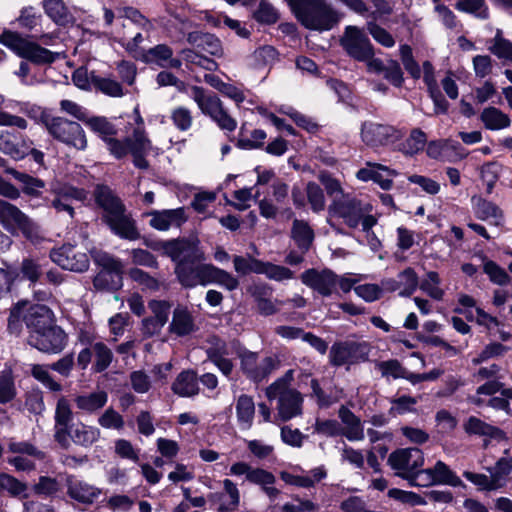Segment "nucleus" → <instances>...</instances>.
Instances as JSON below:
<instances>
[{
    "instance_id": "nucleus-1",
    "label": "nucleus",
    "mask_w": 512,
    "mask_h": 512,
    "mask_svg": "<svg viewBox=\"0 0 512 512\" xmlns=\"http://www.w3.org/2000/svg\"><path fill=\"white\" fill-rule=\"evenodd\" d=\"M94 197L96 203L104 210V221L116 235L128 240L140 238L135 221L126 213L125 206L108 186L97 185Z\"/></svg>"
},
{
    "instance_id": "nucleus-2",
    "label": "nucleus",
    "mask_w": 512,
    "mask_h": 512,
    "mask_svg": "<svg viewBox=\"0 0 512 512\" xmlns=\"http://www.w3.org/2000/svg\"><path fill=\"white\" fill-rule=\"evenodd\" d=\"M94 197L96 203L104 210V221L116 235L128 240L140 238L135 221L126 213L125 206L108 186L97 185Z\"/></svg>"
},
{
    "instance_id": "nucleus-3",
    "label": "nucleus",
    "mask_w": 512,
    "mask_h": 512,
    "mask_svg": "<svg viewBox=\"0 0 512 512\" xmlns=\"http://www.w3.org/2000/svg\"><path fill=\"white\" fill-rule=\"evenodd\" d=\"M175 273L179 282L186 288H193L197 285L216 284L228 291H234L240 285L237 277L226 270L208 263L197 262L187 264L182 262L176 265Z\"/></svg>"
},
{
    "instance_id": "nucleus-4",
    "label": "nucleus",
    "mask_w": 512,
    "mask_h": 512,
    "mask_svg": "<svg viewBox=\"0 0 512 512\" xmlns=\"http://www.w3.org/2000/svg\"><path fill=\"white\" fill-rule=\"evenodd\" d=\"M297 19L308 29L325 31L341 16L326 0H286Z\"/></svg>"
},
{
    "instance_id": "nucleus-5",
    "label": "nucleus",
    "mask_w": 512,
    "mask_h": 512,
    "mask_svg": "<svg viewBox=\"0 0 512 512\" xmlns=\"http://www.w3.org/2000/svg\"><path fill=\"white\" fill-rule=\"evenodd\" d=\"M372 207L363 203L360 199L347 194L345 197L336 198L328 206V223L334 227L333 218L343 220L349 228H357L360 224L365 232L376 224V218L371 215Z\"/></svg>"
},
{
    "instance_id": "nucleus-6",
    "label": "nucleus",
    "mask_w": 512,
    "mask_h": 512,
    "mask_svg": "<svg viewBox=\"0 0 512 512\" xmlns=\"http://www.w3.org/2000/svg\"><path fill=\"white\" fill-rule=\"evenodd\" d=\"M293 379V370H288L285 375L266 388L268 399H278V416L282 421H288L302 413V396L290 387Z\"/></svg>"
},
{
    "instance_id": "nucleus-7",
    "label": "nucleus",
    "mask_w": 512,
    "mask_h": 512,
    "mask_svg": "<svg viewBox=\"0 0 512 512\" xmlns=\"http://www.w3.org/2000/svg\"><path fill=\"white\" fill-rule=\"evenodd\" d=\"M0 225L10 234L21 233L27 240L38 244L44 240L40 226L17 206L0 199Z\"/></svg>"
},
{
    "instance_id": "nucleus-8",
    "label": "nucleus",
    "mask_w": 512,
    "mask_h": 512,
    "mask_svg": "<svg viewBox=\"0 0 512 512\" xmlns=\"http://www.w3.org/2000/svg\"><path fill=\"white\" fill-rule=\"evenodd\" d=\"M146 245L154 251L168 256L172 261L180 264L202 262L205 260V254L200 248V242L197 238H178L173 240L146 241Z\"/></svg>"
},
{
    "instance_id": "nucleus-9",
    "label": "nucleus",
    "mask_w": 512,
    "mask_h": 512,
    "mask_svg": "<svg viewBox=\"0 0 512 512\" xmlns=\"http://www.w3.org/2000/svg\"><path fill=\"white\" fill-rule=\"evenodd\" d=\"M42 122L55 140L79 151L87 148L86 133L78 122L47 114L42 115Z\"/></svg>"
},
{
    "instance_id": "nucleus-10",
    "label": "nucleus",
    "mask_w": 512,
    "mask_h": 512,
    "mask_svg": "<svg viewBox=\"0 0 512 512\" xmlns=\"http://www.w3.org/2000/svg\"><path fill=\"white\" fill-rule=\"evenodd\" d=\"M190 97L197 104L200 111L210 117L220 129L228 132L236 129L237 121L229 115L216 94L208 92L202 87L192 86Z\"/></svg>"
},
{
    "instance_id": "nucleus-11",
    "label": "nucleus",
    "mask_w": 512,
    "mask_h": 512,
    "mask_svg": "<svg viewBox=\"0 0 512 512\" xmlns=\"http://www.w3.org/2000/svg\"><path fill=\"white\" fill-rule=\"evenodd\" d=\"M0 43L35 64H50L55 61L57 55L37 43L23 38L17 32L9 30L0 35Z\"/></svg>"
},
{
    "instance_id": "nucleus-12",
    "label": "nucleus",
    "mask_w": 512,
    "mask_h": 512,
    "mask_svg": "<svg viewBox=\"0 0 512 512\" xmlns=\"http://www.w3.org/2000/svg\"><path fill=\"white\" fill-rule=\"evenodd\" d=\"M345 52L357 61L366 60L374 55L373 46L365 32L356 26H347L340 39Z\"/></svg>"
},
{
    "instance_id": "nucleus-13",
    "label": "nucleus",
    "mask_w": 512,
    "mask_h": 512,
    "mask_svg": "<svg viewBox=\"0 0 512 512\" xmlns=\"http://www.w3.org/2000/svg\"><path fill=\"white\" fill-rule=\"evenodd\" d=\"M28 343L45 353H59L66 346V334L60 327L51 323L44 329L31 332Z\"/></svg>"
},
{
    "instance_id": "nucleus-14",
    "label": "nucleus",
    "mask_w": 512,
    "mask_h": 512,
    "mask_svg": "<svg viewBox=\"0 0 512 512\" xmlns=\"http://www.w3.org/2000/svg\"><path fill=\"white\" fill-rule=\"evenodd\" d=\"M369 352L370 346L365 342L336 343L330 349L329 358L332 365L341 366L366 361Z\"/></svg>"
},
{
    "instance_id": "nucleus-15",
    "label": "nucleus",
    "mask_w": 512,
    "mask_h": 512,
    "mask_svg": "<svg viewBox=\"0 0 512 512\" xmlns=\"http://www.w3.org/2000/svg\"><path fill=\"white\" fill-rule=\"evenodd\" d=\"M388 463L396 475L407 479L416 469L424 464L423 452L418 448H402L389 455Z\"/></svg>"
},
{
    "instance_id": "nucleus-16",
    "label": "nucleus",
    "mask_w": 512,
    "mask_h": 512,
    "mask_svg": "<svg viewBox=\"0 0 512 512\" xmlns=\"http://www.w3.org/2000/svg\"><path fill=\"white\" fill-rule=\"evenodd\" d=\"M50 257L58 266L69 271L84 272L89 267L87 254L70 244L52 250Z\"/></svg>"
},
{
    "instance_id": "nucleus-17",
    "label": "nucleus",
    "mask_w": 512,
    "mask_h": 512,
    "mask_svg": "<svg viewBox=\"0 0 512 512\" xmlns=\"http://www.w3.org/2000/svg\"><path fill=\"white\" fill-rule=\"evenodd\" d=\"M300 278L303 284L325 297L332 295L338 281V276L329 269L317 270L311 268L304 271Z\"/></svg>"
},
{
    "instance_id": "nucleus-18",
    "label": "nucleus",
    "mask_w": 512,
    "mask_h": 512,
    "mask_svg": "<svg viewBox=\"0 0 512 512\" xmlns=\"http://www.w3.org/2000/svg\"><path fill=\"white\" fill-rule=\"evenodd\" d=\"M149 217V225L158 231H167L170 228L181 227L188 219L185 209L179 207L176 209L151 210L144 214Z\"/></svg>"
},
{
    "instance_id": "nucleus-19",
    "label": "nucleus",
    "mask_w": 512,
    "mask_h": 512,
    "mask_svg": "<svg viewBox=\"0 0 512 512\" xmlns=\"http://www.w3.org/2000/svg\"><path fill=\"white\" fill-rule=\"evenodd\" d=\"M362 140L371 147H378L393 143L399 138L395 128L375 122H365L361 129Z\"/></svg>"
},
{
    "instance_id": "nucleus-20",
    "label": "nucleus",
    "mask_w": 512,
    "mask_h": 512,
    "mask_svg": "<svg viewBox=\"0 0 512 512\" xmlns=\"http://www.w3.org/2000/svg\"><path fill=\"white\" fill-rule=\"evenodd\" d=\"M129 153L133 156V163L140 169H147L149 164L145 156L152 150V143L144 127H136L132 135L126 137Z\"/></svg>"
},
{
    "instance_id": "nucleus-21",
    "label": "nucleus",
    "mask_w": 512,
    "mask_h": 512,
    "mask_svg": "<svg viewBox=\"0 0 512 512\" xmlns=\"http://www.w3.org/2000/svg\"><path fill=\"white\" fill-rule=\"evenodd\" d=\"M23 305V321L29 329V334L35 330L44 329L52 323L51 310L42 304H29L28 302H19Z\"/></svg>"
},
{
    "instance_id": "nucleus-22",
    "label": "nucleus",
    "mask_w": 512,
    "mask_h": 512,
    "mask_svg": "<svg viewBox=\"0 0 512 512\" xmlns=\"http://www.w3.org/2000/svg\"><path fill=\"white\" fill-rule=\"evenodd\" d=\"M67 495L78 503L91 505L101 495L100 488L70 476L66 481Z\"/></svg>"
},
{
    "instance_id": "nucleus-23",
    "label": "nucleus",
    "mask_w": 512,
    "mask_h": 512,
    "mask_svg": "<svg viewBox=\"0 0 512 512\" xmlns=\"http://www.w3.org/2000/svg\"><path fill=\"white\" fill-rule=\"evenodd\" d=\"M141 60L145 63H153L160 67L180 68L182 62L173 57V50L166 44H158L141 53Z\"/></svg>"
},
{
    "instance_id": "nucleus-24",
    "label": "nucleus",
    "mask_w": 512,
    "mask_h": 512,
    "mask_svg": "<svg viewBox=\"0 0 512 512\" xmlns=\"http://www.w3.org/2000/svg\"><path fill=\"white\" fill-rule=\"evenodd\" d=\"M463 430L468 435L486 437L497 441L507 440L506 433L503 430L476 416H470L465 420L463 423Z\"/></svg>"
},
{
    "instance_id": "nucleus-25",
    "label": "nucleus",
    "mask_w": 512,
    "mask_h": 512,
    "mask_svg": "<svg viewBox=\"0 0 512 512\" xmlns=\"http://www.w3.org/2000/svg\"><path fill=\"white\" fill-rule=\"evenodd\" d=\"M196 329L194 317L187 307L178 305L172 315L169 331L177 336H186Z\"/></svg>"
},
{
    "instance_id": "nucleus-26",
    "label": "nucleus",
    "mask_w": 512,
    "mask_h": 512,
    "mask_svg": "<svg viewBox=\"0 0 512 512\" xmlns=\"http://www.w3.org/2000/svg\"><path fill=\"white\" fill-rule=\"evenodd\" d=\"M343 424L342 435L349 441H361L364 439V428L359 417L345 406H341L338 412Z\"/></svg>"
},
{
    "instance_id": "nucleus-27",
    "label": "nucleus",
    "mask_w": 512,
    "mask_h": 512,
    "mask_svg": "<svg viewBox=\"0 0 512 512\" xmlns=\"http://www.w3.org/2000/svg\"><path fill=\"white\" fill-rule=\"evenodd\" d=\"M108 401V394L104 390H98L91 393H84L75 396L76 407L85 413H95L103 408Z\"/></svg>"
},
{
    "instance_id": "nucleus-28",
    "label": "nucleus",
    "mask_w": 512,
    "mask_h": 512,
    "mask_svg": "<svg viewBox=\"0 0 512 512\" xmlns=\"http://www.w3.org/2000/svg\"><path fill=\"white\" fill-rule=\"evenodd\" d=\"M172 390L181 397L197 395L199 392L197 374L193 370L182 371L172 384Z\"/></svg>"
},
{
    "instance_id": "nucleus-29",
    "label": "nucleus",
    "mask_w": 512,
    "mask_h": 512,
    "mask_svg": "<svg viewBox=\"0 0 512 512\" xmlns=\"http://www.w3.org/2000/svg\"><path fill=\"white\" fill-rule=\"evenodd\" d=\"M251 294L257 302V309L260 314L269 316L278 312L276 304L283 305V301L273 302L270 300L271 289L265 285H256L252 288Z\"/></svg>"
},
{
    "instance_id": "nucleus-30",
    "label": "nucleus",
    "mask_w": 512,
    "mask_h": 512,
    "mask_svg": "<svg viewBox=\"0 0 512 512\" xmlns=\"http://www.w3.org/2000/svg\"><path fill=\"white\" fill-rule=\"evenodd\" d=\"M8 173L21 184L22 192L29 197H39L42 190L45 188V182L43 180L27 173L19 172L15 169H9Z\"/></svg>"
},
{
    "instance_id": "nucleus-31",
    "label": "nucleus",
    "mask_w": 512,
    "mask_h": 512,
    "mask_svg": "<svg viewBox=\"0 0 512 512\" xmlns=\"http://www.w3.org/2000/svg\"><path fill=\"white\" fill-rule=\"evenodd\" d=\"M277 59V51L270 45H264L256 49L247 58V65L252 69H263L272 65Z\"/></svg>"
},
{
    "instance_id": "nucleus-32",
    "label": "nucleus",
    "mask_w": 512,
    "mask_h": 512,
    "mask_svg": "<svg viewBox=\"0 0 512 512\" xmlns=\"http://www.w3.org/2000/svg\"><path fill=\"white\" fill-rule=\"evenodd\" d=\"M100 437V430L94 426L79 423L71 427V440L82 447L92 446Z\"/></svg>"
},
{
    "instance_id": "nucleus-33",
    "label": "nucleus",
    "mask_w": 512,
    "mask_h": 512,
    "mask_svg": "<svg viewBox=\"0 0 512 512\" xmlns=\"http://www.w3.org/2000/svg\"><path fill=\"white\" fill-rule=\"evenodd\" d=\"M291 235L297 246L303 252H306L310 248L314 240V231L308 222L304 220L295 219L293 221Z\"/></svg>"
},
{
    "instance_id": "nucleus-34",
    "label": "nucleus",
    "mask_w": 512,
    "mask_h": 512,
    "mask_svg": "<svg viewBox=\"0 0 512 512\" xmlns=\"http://www.w3.org/2000/svg\"><path fill=\"white\" fill-rule=\"evenodd\" d=\"M93 285L101 291L119 289L122 286V270H100L94 277Z\"/></svg>"
},
{
    "instance_id": "nucleus-35",
    "label": "nucleus",
    "mask_w": 512,
    "mask_h": 512,
    "mask_svg": "<svg viewBox=\"0 0 512 512\" xmlns=\"http://www.w3.org/2000/svg\"><path fill=\"white\" fill-rule=\"evenodd\" d=\"M46 15L56 24L65 25L71 20V15L62 0H42Z\"/></svg>"
},
{
    "instance_id": "nucleus-36",
    "label": "nucleus",
    "mask_w": 512,
    "mask_h": 512,
    "mask_svg": "<svg viewBox=\"0 0 512 512\" xmlns=\"http://www.w3.org/2000/svg\"><path fill=\"white\" fill-rule=\"evenodd\" d=\"M481 120L489 130H501L510 126L509 116L495 107H488L481 113Z\"/></svg>"
},
{
    "instance_id": "nucleus-37",
    "label": "nucleus",
    "mask_w": 512,
    "mask_h": 512,
    "mask_svg": "<svg viewBox=\"0 0 512 512\" xmlns=\"http://www.w3.org/2000/svg\"><path fill=\"white\" fill-rule=\"evenodd\" d=\"M255 414V404L252 397L241 395L236 402V415L238 422L244 429L252 426Z\"/></svg>"
},
{
    "instance_id": "nucleus-38",
    "label": "nucleus",
    "mask_w": 512,
    "mask_h": 512,
    "mask_svg": "<svg viewBox=\"0 0 512 512\" xmlns=\"http://www.w3.org/2000/svg\"><path fill=\"white\" fill-rule=\"evenodd\" d=\"M430 471L432 472L435 485L447 484L451 486H459L462 483L460 478L442 461H437L434 467L430 468Z\"/></svg>"
},
{
    "instance_id": "nucleus-39",
    "label": "nucleus",
    "mask_w": 512,
    "mask_h": 512,
    "mask_svg": "<svg viewBox=\"0 0 512 512\" xmlns=\"http://www.w3.org/2000/svg\"><path fill=\"white\" fill-rule=\"evenodd\" d=\"M92 349L93 357L95 358L93 369L95 372H103L110 366L113 359V353L103 342L92 343Z\"/></svg>"
},
{
    "instance_id": "nucleus-40",
    "label": "nucleus",
    "mask_w": 512,
    "mask_h": 512,
    "mask_svg": "<svg viewBox=\"0 0 512 512\" xmlns=\"http://www.w3.org/2000/svg\"><path fill=\"white\" fill-rule=\"evenodd\" d=\"M488 472L492 476L494 487H504L507 476L512 472V458H500L493 468H488Z\"/></svg>"
},
{
    "instance_id": "nucleus-41",
    "label": "nucleus",
    "mask_w": 512,
    "mask_h": 512,
    "mask_svg": "<svg viewBox=\"0 0 512 512\" xmlns=\"http://www.w3.org/2000/svg\"><path fill=\"white\" fill-rule=\"evenodd\" d=\"M397 279L399 281L400 292L399 295L402 297H408L412 295L417 287L419 286V279L414 269L408 267L401 271Z\"/></svg>"
},
{
    "instance_id": "nucleus-42",
    "label": "nucleus",
    "mask_w": 512,
    "mask_h": 512,
    "mask_svg": "<svg viewBox=\"0 0 512 512\" xmlns=\"http://www.w3.org/2000/svg\"><path fill=\"white\" fill-rule=\"evenodd\" d=\"M49 369L51 368L47 365L33 364L31 366V374L49 390L53 392H60L62 390V385L54 380Z\"/></svg>"
},
{
    "instance_id": "nucleus-43",
    "label": "nucleus",
    "mask_w": 512,
    "mask_h": 512,
    "mask_svg": "<svg viewBox=\"0 0 512 512\" xmlns=\"http://www.w3.org/2000/svg\"><path fill=\"white\" fill-rule=\"evenodd\" d=\"M7 491L13 497H27V484L6 473L0 474V492Z\"/></svg>"
},
{
    "instance_id": "nucleus-44",
    "label": "nucleus",
    "mask_w": 512,
    "mask_h": 512,
    "mask_svg": "<svg viewBox=\"0 0 512 512\" xmlns=\"http://www.w3.org/2000/svg\"><path fill=\"white\" fill-rule=\"evenodd\" d=\"M258 274H265L269 279L274 281H284L289 280L294 277L293 271L289 268L275 265L269 262H263L261 264V269H257Z\"/></svg>"
},
{
    "instance_id": "nucleus-45",
    "label": "nucleus",
    "mask_w": 512,
    "mask_h": 512,
    "mask_svg": "<svg viewBox=\"0 0 512 512\" xmlns=\"http://www.w3.org/2000/svg\"><path fill=\"white\" fill-rule=\"evenodd\" d=\"M307 201L313 212L319 213L326 207V199L322 188L314 183L309 182L306 186Z\"/></svg>"
},
{
    "instance_id": "nucleus-46",
    "label": "nucleus",
    "mask_w": 512,
    "mask_h": 512,
    "mask_svg": "<svg viewBox=\"0 0 512 512\" xmlns=\"http://www.w3.org/2000/svg\"><path fill=\"white\" fill-rule=\"evenodd\" d=\"M472 201L474 202V212L479 219L487 220L502 216V211L494 203L482 198H473Z\"/></svg>"
},
{
    "instance_id": "nucleus-47",
    "label": "nucleus",
    "mask_w": 512,
    "mask_h": 512,
    "mask_svg": "<svg viewBox=\"0 0 512 512\" xmlns=\"http://www.w3.org/2000/svg\"><path fill=\"white\" fill-rule=\"evenodd\" d=\"M455 7L459 11L471 13L480 19L489 17L485 0H461L456 3Z\"/></svg>"
},
{
    "instance_id": "nucleus-48",
    "label": "nucleus",
    "mask_w": 512,
    "mask_h": 512,
    "mask_svg": "<svg viewBox=\"0 0 512 512\" xmlns=\"http://www.w3.org/2000/svg\"><path fill=\"white\" fill-rule=\"evenodd\" d=\"M92 82L96 89L110 97H121L124 95L122 86L114 79L94 76Z\"/></svg>"
},
{
    "instance_id": "nucleus-49",
    "label": "nucleus",
    "mask_w": 512,
    "mask_h": 512,
    "mask_svg": "<svg viewBox=\"0 0 512 512\" xmlns=\"http://www.w3.org/2000/svg\"><path fill=\"white\" fill-rule=\"evenodd\" d=\"M180 53L183 60L188 64L201 67L207 71H214L217 68V63L214 60L200 55L192 49H183Z\"/></svg>"
},
{
    "instance_id": "nucleus-50",
    "label": "nucleus",
    "mask_w": 512,
    "mask_h": 512,
    "mask_svg": "<svg viewBox=\"0 0 512 512\" xmlns=\"http://www.w3.org/2000/svg\"><path fill=\"white\" fill-rule=\"evenodd\" d=\"M55 425L69 426L73 420V411L69 400L61 396L56 403L55 407V415H54Z\"/></svg>"
},
{
    "instance_id": "nucleus-51",
    "label": "nucleus",
    "mask_w": 512,
    "mask_h": 512,
    "mask_svg": "<svg viewBox=\"0 0 512 512\" xmlns=\"http://www.w3.org/2000/svg\"><path fill=\"white\" fill-rule=\"evenodd\" d=\"M483 270L494 284L503 286L509 284L511 281L508 273L494 261H485Z\"/></svg>"
},
{
    "instance_id": "nucleus-52",
    "label": "nucleus",
    "mask_w": 512,
    "mask_h": 512,
    "mask_svg": "<svg viewBox=\"0 0 512 512\" xmlns=\"http://www.w3.org/2000/svg\"><path fill=\"white\" fill-rule=\"evenodd\" d=\"M489 50L498 58L507 59L512 61V42L502 37V31L497 30L493 39V44Z\"/></svg>"
},
{
    "instance_id": "nucleus-53",
    "label": "nucleus",
    "mask_w": 512,
    "mask_h": 512,
    "mask_svg": "<svg viewBox=\"0 0 512 512\" xmlns=\"http://www.w3.org/2000/svg\"><path fill=\"white\" fill-rule=\"evenodd\" d=\"M9 452L32 456L38 460L45 458V453L35 447L32 443L27 441H14L11 440L8 444Z\"/></svg>"
},
{
    "instance_id": "nucleus-54",
    "label": "nucleus",
    "mask_w": 512,
    "mask_h": 512,
    "mask_svg": "<svg viewBox=\"0 0 512 512\" xmlns=\"http://www.w3.org/2000/svg\"><path fill=\"white\" fill-rule=\"evenodd\" d=\"M426 134L420 129H414L403 143L402 151L408 155H414L424 148Z\"/></svg>"
},
{
    "instance_id": "nucleus-55",
    "label": "nucleus",
    "mask_w": 512,
    "mask_h": 512,
    "mask_svg": "<svg viewBox=\"0 0 512 512\" xmlns=\"http://www.w3.org/2000/svg\"><path fill=\"white\" fill-rule=\"evenodd\" d=\"M440 278L437 272L430 271L426 275V279L420 284V288L426 292L431 298L440 300L442 299L444 292L439 287Z\"/></svg>"
},
{
    "instance_id": "nucleus-56",
    "label": "nucleus",
    "mask_w": 512,
    "mask_h": 512,
    "mask_svg": "<svg viewBox=\"0 0 512 512\" xmlns=\"http://www.w3.org/2000/svg\"><path fill=\"white\" fill-rule=\"evenodd\" d=\"M280 366V361L277 357L268 356L262 359L257 364V368L253 373L252 380L255 382H260L265 379L268 375H270L273 371L278 369Z\"/></svg>"
},
{
    "instance_id": "nucleus-57",
    "label": "nucleus",
    "mask_w": 512,
    "mask_h": 512,
    "mask_svg": "<svg viewBox=\"0 0 512 512\" xmlns=\"http://www.w3.org/2000/svg\"><path fill=\"white\" fill-rule=\"evenodd\" d=\"M501 167L496 162H488L480 169V176L482 181L487 186V193L490 194L499 179Z\"/></svg>"
},
{
    "instance_id": "nucleus-58",
    "label": "nucleus",
    "mask_w": 512,
    "mask_h": 512,
    "mask_svg": "<svg viewBox=\"0 0 512 512\" xmlns=\"http://www.w3.org/2000/svg\"><path fill=\"white\" fill-rule=\"evenodd\" d=\"M54 195H59L62 199L70 202H84L87 199V192L84 189L70 185H61L52 190Z\"/></svg>"
},
{
    "instance_id": "nucleus-59",
    "label": "nucleus",
    "mask_w": 512,
    "mask_h": 512,
    "mask_svg": "<svg viewBox=\"0 0 512 512\" xmlns=\"http://www.w3.org/2000/svg\"><path fill=\"white\" fill-rule=\"evenodd\" d=\"M319 181L324 186L327 194L331 198V201H333L336 198H341L347 196L346 193H344V190L341 186V183L333 178L330 174L322 172L318 176Z\"/></svg>"
},
{
    "instance_id": "nucleus-60",
    "label": "nucleus",
    "mask_w": 512,
    "mask_h": 512,
    "mask_svg": "<svg viewBox=\"0 0 512 512\" xmlns=\"http://www.w3.org/2000/svg\"><path fill=\"white\" fill-rule=\"evenodd\" d=\"M171 120L180 131H187L193 123L191 111L182 106L176 107L171 111Z\"/></svg>"
},
{
    "instance_id": "nucleus-61",
    "label": "nucleus",
    "mask_w": 512,
    "mask_h": 512,
    "mask_svg": "<svg viewBox=\"0 0 512 512\" xmlns=\"http://www.w3.org/2000/svg\"><path fill=\"white\" fill-rule=\"evenodd\" d=\"M233 264L237 273L247 275L250 272L258 273L257 269H261L262 261L252 257L234 256Z\"/></svg>"
},
{
    "instance_id": "nucleus-62",
    "label": "nucleus",
    "mask_w": 512,
    "mask_h": 512,
    "mask_svg": "<svg viewBox=\"0 0 512 512\" xmlns=\"http://www.w3.org/2000/svg\"><path fill=\"white\" fill-rule=\"evenodd\" d=\"M87 124L94 132L98 133L102 137L104 142L107 138L116 134L114 126L105 118L93 117L87 120Z\"/></svg>"
},
{
    "instance_id": "nucleus-63",
    "label": "nucleus",
    "mask_w": 512,
    "mask_h": 512,
    "mask_svg": "<svg viewBox=\"0 0 512 512\" xmlns=\"http://www.w3.org/2000/svg\"><path fill=\"white\" fill-rule=\"evenodd\" d=\"M247 481L251 484L258 485L263 489L267 485H274L276 478L271 472L265 469L252 467Z\"/></svg>"
},
{
    "instance_id": "nucleus-64",
    "label": "nucleus",
    "mask_w": 512,
    "mask_h": 512,
    "mask_svg": "<svg viewBox=\"0 0 512 512\" xmlns=\"http://www.w3.org/2000/svg\"><path fill=\"white\" fill-rule=\"evenodd\" d=\"M41 14L32 6L24 7L17 18L19 25L25 29L32 30L41 21Z\"/></svg>"
}]
</instances>
